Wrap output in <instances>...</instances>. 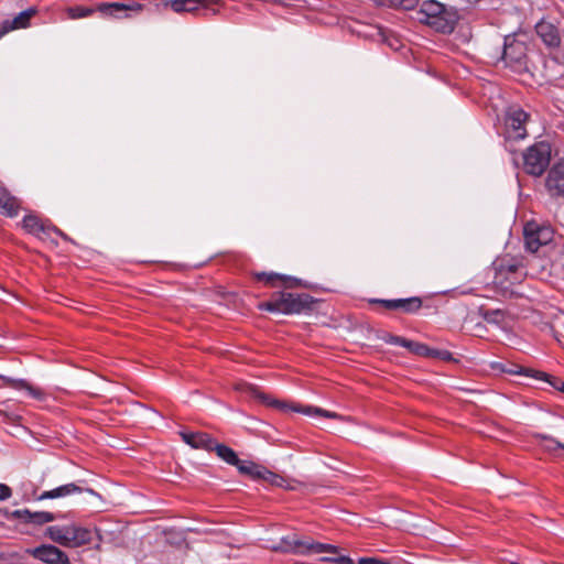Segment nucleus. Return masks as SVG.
<instances>
[{
    "instance_id": "obj_13",
    "label": "nucleus",
    "mask_w": 564,
    "mask_h": 564,
    "mask_svg": "<svg viewBox=\"0 0 564 564\" xmlns=\"http://www.w3.org/2000/svg\"><path fill=\"white\" fill-rule=\"evenodd\" d=\"M545 188L551 197H564V159L558 160L550 169Z\"/></svg>"
},
{
    "instance_id": "obj_31",
    "label": "nucleus",
    "mask_w": 564,
    "mask_h": 564,
    "mask_svg": "<svg viewBox=\"0 0 564 564\" xmlns=\"http://www.w3.org/2000/svg\"><path fill=\"white\" fill-rule=\"evenodd\" d=\"M538 437L545 442L544 448L547 452H550V453H552V454H554L556 456H558L556 454L557 451L564 449V444L563 443L556 441L555 438H553V437H551L549 435L539 434Z\"/></svg>"
},
{
    "instance_id": "obj_26",
    "label": "nucleus",
    "mask_w": 564,
    "mask_h": 564,
    "mask_svg": "<svg viewBox=\"0 0 564 564\" xmlns=\"http://www.w3.org/2000/svg\"><path fill=\"white\" fill-rule=\"evenodd\" d=\"M213 452H215L221 460L235 467H238L242 460L232 448L225 444H220L217 441L213 446Z\"/></svg>"
},
{
    "instance_id": "obj_3",
    "label": "nucleus",
    "mask_w": 564,
    "mask_h": 564,
    "mask_svg": "<svg viewBox=\"0 0 564 564\" xmlns=\"http://www.w3.org/2000/svg\"><path fill=\"white\" fill-rule=\"evenodd\" d=\"M494 280L492 283L503 291L510 286L521 283L528 272L522 257H512L505 254L496 259L492 263Z\"/></svg>"
},
{
    "instance_id": "obj_11",
    "label": "nucleus",
    "mask_w": 564,
    "mask_h": 564,
    "mask_svg": "<svg viewBox=\"0 0 564 564\" xmlns=\"http://www.w3.org/2000/svg\"><path fill=\"white\" fill-rule=\"evenodd\" d=\"M25 553L44 564H72L68 555L52 544H41L33 549H26Z\"/></svg>"
},
{
    "instance_id": "obj_6",
    "label": "nucleus",
    "mask_w": 564,
    "mask_h": 564,
    "mask_svg": "<svg viewBox=\"0 0 564 564\" xmlns=\"http://www.w3.org/2000/svg\"><path fill=\"white\" fill-rule=\"evenodd\" d=\"M551 144L546 141L535 142L522 153V167L532 176H541L550 165Z\"/></svg>"
},
{
    "instance_id": "obj_18",
    "label": "nucleus",
    "mask_w": 564,
    "mask_h": 564,
    "mask_svg": "<svg viewBox=\"0 0 564 564\" xmlns=\"http://www.w3.org/2000/svg\"><path fill=\"white\" fill-rule=\"evenodd\" d=\"M142 9V6L137 2H132L131 4H124L120 2H105L100 3L97 7V11L102 13L106 17H113V18H127L129 14L128 11L135 10L140 11Z\"/></svg>"
},
{
    "instance_id": "obj_30",
    "label": "nucleus",
    "mask_w": 564,
    "mask_h": 564,
    "mask_svg": "<svg viewBox=\"0 0 564 564\" xmlns=\"http://www.w3.org/2000/svg\"><path fill=\"white\" fill-rule=\"evenodd\" d=\"M404 348H406L412 354L421 357H429V354L431 352V347H429L427 345L410 339H406Z\"/></svg>"
},
{
    "instance_id": "obj_38",
    "label": "nucleus",
    "mask_w": 564,
    "mask_h": 564,
    "mask_svg": "<svg viewBox=\"0 0 564 564\" xmlns=\"http://www.w3.org/2000/svg\"><path fill=\"white\" fill-rule=\"evenodd\" d=\"M358 564H390L387 561L375 558V557H361L358 561Z\"/></svg>"
},
{
    "instance_id": "obj_23",
    "label": "nucleus",
    "mask_w": 564,
    "mask_h": 564,
    "mask_svg": "<svg viewBox=\"0 0 564 564\" xmlns=\"http://www.w3.org/2000/svg\"><path fill=\"white\" fill-rule=\"evenodd\" d=\"M20 210V202L6 188L0 187V213L7 217H14Z\"/></svg>"
},
{
    "instance_id": "obj_10",
    "label": "nucleus",
    "mask_w": 564,
    "mask_h": 564,
    "mask_svg": "<svg viewBox=\"0 0 564 564\" xmlns=\"http://www.w3.org/2000/svg\"><path fill=\"white\" fill-rule=\"evenodd\" d=\"M21 225L25 232L42 240L47 238L51 235V232H55L56 235L61 236L64 240H69L66 234H64L62 230H59L48 221H44L34 214L25 215L21 221Z\"/></svg>"
},
{
    "instance_id": "obj_34",
    "label": "nucleus",
    "mask_w": 564,
    "mask_h": 564,
    "mask_svg": "<svg viewBox=\"0 0 564 564\" xmlns=\"http://www.w3.org/2000/svg\"><path fill=\"white\" fill-rule=\"evenodd\" d=\"M381 339L386 344L397 345V346H401V347H404L405 343H406V338L405 337L392 335V334H389V333H386L384 335H382Z\"/></svg>"
},
{
    "instance_id": "obj_4",
    "label": "nucleus",
    "mask_w": 564,
    "mask_h": 564,
    "mask_svg": "<svg viewBox=\"0 0 564 564\" xmlns=\"http://www.w3.org/2000/svg\"><path fill=\"white\" fill-rule=\"evenodd\" d=\"M275 552L292 553L297 555H311L321 553L337 554L338 547L332 544L303 539L297 534L283 536L276 545L271 547Z\"/></svg>"
},
{
    "instance_id": "obj_17",
    "label": "nucleus",
    "mask_w": 564,
    "mask_h": 564,
    "mask_svg": "<svg viewBox=\"0 0 564 564\" xmlns=\"http://www.w3.org/2000/svg\"><path fill=\"white\" fill-rule=\"evenodd\" d=\"M254 278L257 281L263 282L268 286L282 284L285 288H295L301 285L300 279L275 272H257L254 273Z\"/></svg>"
},
{
    "instance_id": "obj_8",
    "label": "nucleus",
    "mask_w": 564,
    "mask_h": 564,
    "mask_svg": "<svg viewBox=\"0 0 564 564\" xmlns=\"http://www.w3.org/2000/svg\"><path fill=\"white\" fill-rule=\"evenodd\" d=\"M525 248L531 252H536L541 247L552 242L554 231L550 226L539 225L535 221H529L523 229Z\"/></svg>"
},
{
    "instance_id": "obj_16",
    "label": "nucleus",
    "mask_w": 564,
    "mask_h": 564,
    "mask_svg": "<svg viewBox=\"0 0 564 564\" xmlns=\"http://www.w3.org/2000/svg\"><path fill=\"white\" fill-rule=\"evenodd\" d=\"M535 32L547 47L555 48L560 46L561 34L557 26L552 22L541 20L535 25Z\"/></svg>"
},
{
    "instance_id": "obj_27",
    "label": "nucleus",
    "mask_w": 564,
    "mask_h": 564,
    "mask_svg": "<svg viewBox=\"0 0 564 564\" xmlns=\"http://www.w3.org/2000/svg\"><path fill=\"white\" fill-rule=\"evenodd\" d=\"M516 373H524L527 376H531V377H534L536 379L545 380V381L550 382V384L554 389L560 390V391H564V382L561 379L555 378V377H551V376H549L545 372L533 371V370L527 369L524 371H517Z\"/></svg>"
},
{
    "instance_id": "obj_1",
    "label": "nucleus",
    "mask_w": 564,
    "mask_h": 564,
    "mask_svg": "<svg viewBox=\"0 0 564 564\" xmlns=\"http://www.w3.org/2000/svg\"><path fill=\"white\" fill-rule=\"evenodd\" d=\"M416 19L437 32L449 34L455 30L459 13L454 7H446L436 0H426L421 3Z\"/></svg>"
},
{
    "instance_id": "obj_21",
    "label": "nucleus",
    "mask_w": 564,
    "mask_h": 564,
    "mask_svg": "<svg viewBox=\"0 0 564 564\" xmlns=\"http://www.w3.org/2000/svg\"><path fill=\"white\" fill-rule=\"evenodd\" d=\"M0 380L2 381L4 387L19 391L23 390L28 393V395H30L33 399L42 400L44 398V392L41 389L31 386L24 379H17L9 376L0 375Z\"/></svg>"
},
{
    "instance_id": "obj_5",
    "label": "nucleus",
    "mask_w": 564,
    "mask_h": 564,
    "mask_svg": "<svg viewBox=\"0 0 564 564\" xmlns=\"http://www.w3.org/2000/svg\"><path fill=\"white\" fill-rule=\"evenodd\" d=\"M94 534L95 531L74 523L51 525L46 529V536L66 547H79L89 544Z\"/></svg>"
},
{
    "instance_id": "obj_2",
    "label": "nucleus",
    "mask_w": 564,
    "mask_h": 564,
    "mask_svg": "<svg viewBox=\"0 0 564 564\" xmlns=\"http://www.w3.org/2000/svg\"><path fill=\"white\" fill-rule=\"evenodd\" d=\"M315 300L307 293L278 292L271 299L259 305L260 310L285 315L308 313L313 310Z\"/></svg>"
},
{
    "instance_id": "obj_7",
    "label": "nucleus",
    "mask_w": 564,
    "mask_h": 564,
    "mask_svg": "<svg viewBox=\"0 0 564 564\" xmlns=\"http://www.w3.org/2000/svg\"><path fill=\"white\" fill-rule=\"evenodd\" d=\"M527 45L523 41L519 40L514 34L505 36L502 61L506 66L513 69H521L527 65Z\"/></svg>"
},
{
    "instance_id": "obj_32",
    "label": "nucleus",
    "mask_w": 564,
    "mask_h": 564,
    "mask_svg": "<svg viewBox=\"0 0 564 564\" xmlns=\"http://www.w3.org/2000/svg\"><path fill=\"white\" fill-rule=\"evenodd\" d=\"M484 318L489 324L501 325L505 322V313L500 310H488L484 313Z\"/></svg>"
},
{
    "instance_id": "obj_25",
    "label": "nucleus",
    "mask_w": 564,
    "mask_h": 564,
    "mask_svg": "<svg viewBox=\"0 0 564 564\" xmlns=\"http://www.w3.org/2000/svg\"><path fill=\"white\" fill-rule=\"evenodd\" d=\"M169 4L176 13L196 12L205 9L206 0H171Z\"/></svg>"
},
{
    "instance_id": "obj_36",
    "label": "nucleus",
    "mask_w": 564,
    "mask_h": 564,
    "mask_svg": "<svg viewBox=\"0 0 564 564\" xmlns=\"http://www.w3.org/2000/svg\"><path fill=\"white\" fill-rule=\"evenodd\" d=\"M322 561L332 562V563H336V564H355L354 561L349 556H346V555H339L336 557L325 556V557H322Z\"/></svg>"
},
{
    "instance_id": "obj_28",
    "label": "nucleus",
    "mask_w": 564,
    "mask_h": 564,
    "mask_svg": "<svg viewBox=\"0 0 564 564\" xmlns=\"http://www.w3.org/2000/svg\"><path fill=\"white\" fill-rule=\"evenodd\" d=\"M377 4L403 10H412L419 3V0H375Z\"/></svg>"
},
{
    "instance_id": "obj_20",
    "label": "nucleus",
    "mask_w": 564,
    "mask_h": 564,
    "mask_svg": "<svg viewBox=\"0 0 564 564\" xmlns=\"http://www.w3.org/2000/svg\"><path fill=\"white\" fill-rule=\"evenodd\" d=\"M83 491H87L89 494H95L94 489H84L80 486H78L75 482H69L66 485H62L59 487H56L52 490L43 491L37 500H46V499H57L63 498L66 496H72L76 494H82Z\"/></svg>"
},
{
    "instance_id": "obj_15",
    "label": "nucleus",
    "mask_w": 564,
    "mask_h": 564,
    "mask_svg": "<svg viewBox=\"0 0 564 564\" xmlns=\"http://www.w3.org/2000/svg\"><path fill=\"white\" fill-rule=\"evenodd\" d=\"M180 436L191 447L207 452H213V446L216 442L215 438L205 432L181 431Z\"/></svg>"
},
{
    "instance_id": "obj_22",
    "label": "nucleus",
    "mask_w": 564,
    "mask_h": 564,
    "mask_svg": "<svg viewBox=\"0 0 564 564\" xmlns=\"http://www.w3.org/2000/svg\"><path fill=\"white\" fill-rule=\"evenodd\" d=\"M37 13V9L35 7H30L26 10L20 12L12 20L3 21L2 25L4 29L10 32L18 29H24L30 25L31 19Z\"/></svg>"
},
{
    "instance_id": "obj_24",
    "label": "nucleus",
    "mask_w": 564,
    "mask_h": 564,
    "mask_svg": "<svg viewBox=\"0 0 564 564\" xmlns=\"http://www.w3.org/2000/svg\"><path fill=\"white\" fill-rule=\"evenodd\" d=\"M237 469L241 475L248 476L253 480H263V477L269 474V469L267 467L252 460L245 459L240 462V465L237 467Z\"/></svg>"
},
{
    "instance_id": "obj_33",
    "label": "nucleus",
    "mask_w": 564,
    "mask_h": 564,
    "mask_svg": "<svg viewBox=\"0 0 564 564\" xmlns=\"http://www.w3.org/2000/svg\"><path fill=\"white\" fill-rule=\"evenodd\" d=\"M430 351L431 352L429 354L427 358L440 359V360H443V361L454 360L453 354L451 351H448V350L430 348Z\"/></svg>"
},
{
    "instance_id": "obj_40",
    "label": "nucleus",
    "mask_w": 564,
    "mask_h": 564,
    "mask_svg": "<svg viewBox=\"0 0 564 564\" xmlns=\"http://www.w3.org/2000/svg\"><path fill=\"white\" fill-rule=\"evenodd\" d=\"M8 33V31L4 29V26L1 24L0 26V39L6 34Z\"/></svg>"
},
{
    "instance_id": "obj_12",
    "label": "nucleus",
    "mask_w": 564,
    "mask_h": 564,
    "mask_svg": "<svg viewBox=\"0 0 564 564\" xmlns=\"http://www.w3.org/2000/svg\"><path fill=\"white\" fill-rule=\"evenodd\" d=\"M253 395L261 400L263 403L268 405H272L275 408H280L282 410H291L293 412L303 413L305 415H321L328 419H336L338 415L335 412L326 411L316 406H302V405H288L284 402L278 400H271L268 395L257 390L253 391Z\"/></svg>"
},
{
    "instance_id": "obj_19",
    "label": "nucleus",
    "mask_w": 564,
    "mask_h": 564,
    "mask_svg": "<svg viewBox=\"0 0 564 564\" xmlns=\"http://www.w3.org/2000/svg\"><path fill=\"white\" fill-rule=\"evenodd\" d=\"M11 518L23 521L24 523H31L42 525L55 520V516L47 511L32 512L29 509H19L11 512Z\"/></svg>"
},
{
    "instance_id": "obj_29",
    "label": "nucleus",
    "mask_w": 564,
    "mask_h": 564,
    "mask_svg": "<svg viewBox=\"0 0 564 564\" xmlns=\"http://www.w3.org/2000/svg\"><path fill=\"white\" fill-rule=\"evenodd\" d=\"M97 9L88 8L84 6H75L69 7L66 10L67 17L69 19L76 20V19H83L91 15Z\"/></svg>"
},
{
    "instance_id": "obj_9",
    "label": "nucleus",
    "mask_w": 564,
    "mask_h": 564,
    "mask_svg": "<svg viewBox=\"0 0 564 564\" xmlns=\"http://www.w3.org/2000/svg\"><path fill=\"white\" fill-rule=\"evenodd\" d=\"M529 119V113L521 107L513 105L510 106L506 112L505 124L508 138L523 139L527 137L525 123Z\"/></svg>"
},
{
    "instance_id": "obj_35",
    "label": "nucleus",
    "mask_w": 564,
    "mask_h": 564,
    "mask_svg": "<svg viewBox=\"0 0 564 564\" xmlns=\"http://www.w3.org/2000/svg\"><path fill=\"white\" fill-rule=\"evenodd\" d=\"M263 481H265L270 485L276 486V487H283L285 479L281 476L274 474L273 471L269 470V474H267L263 477Z\"/></svg>"
},
{
    "instance_id": "obj_14",
    "label": "nucleus",
    "mask_w": 564,
    "mask_h": 564,
    "mask_svg": "<svg viewBox=\"0 0 564 564\" xmlns=\"http://www.w3.org/2000/svg\"><path fill=\"white\" fill-rule=\"evenodd\" d=\"M371 303L380 304L384 308L390 311L400 310L408 314L416 313L422 307V300L419 296H411L406 299H393V300H383V299H375L370 301Z\"/></svg>"
},
{
    "instance_id": "obj_37",
    "label": "nucleus",
    "mask_w": 564,
    "mask_h": 564,
    "mask_svg": "<svg viewBox=\"0 0 564 564\" xmlns=\"http://www.w3.org/2000/svg\"><path fill=\"white\" fill-rule=\"evenodd\" d=\"M12 496V489L6 485L0 484V501H6Z\"/></svg>"
},
{
    "instance_id": "obj_39",
    "label": "nucleus",
    "mask_w": 564,
    "mask_h": 564,
    "mask_svg": "<svg viewBox=\"0 0 564 564\" xmlns=\"http://www.w3.org/2000/svg\"><path fill=\"white\" fill-rule=\"evenodd\" d=\"M555 338L558 344L564 348V326L563 329H555Z\"/></svg>"
},
{
    "instance_id": "obj_41",
    "label": "nucleus",
    "mask_w": 564,
    "mask_h": 564,
    "mask_svg": "<svg viewBox=\"0 0 564 564\" xmlns=\"http://www.w3.org/2000/svg\"><path fill=\"white\" fill-rule=\"evenodd\" d=\"M261 2H264V3H269V2H270V3H274V2H275V0H261Z\"/></svg>"
}]
</instances>
